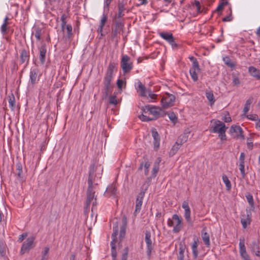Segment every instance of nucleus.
<instances>
[{
  "instance_id": "f257e3e1",
  "label": "nucleus",
  "mask_w": 260,
  "mask_h": 260,
  "mask_svg": "<svg viewBox=\"0 0 260 260\" xmlns=\"http://www.w3.org/2000/svg\"><path fill=\"white\" fill-rule=\"evenodd\" d=\"M115 67V63L110 62L104 77V86L102 92L105 99L108 97L113 91V86L111 84V81L113 78V72Z\"/></svg>"
},
{
  "instance_id": "f03ea898",
  "label": "nucleus",
  "mask_w": 260,
  "mask_h": 260,
  "mask_svg": "<svg viewBox=\"0 0 260 260\" xmlns=\"http://www.w3.org/2000/svg\"><path fill=\"white\" fill-rule=\"evenodd\" d=\"M142 114L139 117L143 121H149L159 117L164 111L159 107L145 106L142 109Z\"/></svg>"
},
{
  "instance_id": "7ed1b4c3",
  "label": "nucleus",
  "mask_w": 260,
  "mask_h": 260,
  "mask_svg": "<svg viewBox=\"0 0 260 260\" xmlns=\"http://www.w3.org/2000/svg\"><path fill=\"white\" fill-rule=\"evenodd\" d=\"M103 168L100 167H95L94 164L90 165L89 167L88 178L87 180L88 186L94 187L97 183H93L99 178L102 177Z\"/></svg>"
},
{
  "instance_id": "20e7f679",
  "label": "nucleus",
  "mask_w": 260,
  "mask_h": 260,
  "mask_svg": "<svg viewBox=\"0 0 260 260\" xmlns=\"http://www.w3.org/2000/svg\"><path fill=\"white\" fill-rule=\"evenodd\" d=\"M148 186V184L146 185V183H144L141 187V191L137 196V198L136 201V209L134 212V214L135 215L139 213L141 209L143 198Z\"/></svg>"
},
{
  "instance_id": "39448f33",
  "label": "nucleus",
  "mask_w": 260,
  "mask_h": 260,
  "mask_svg": "<svg viewBox=\"0 0 260 260\" xmlns=\"http://www.w3.org/2000/svg\"><path fill=\"white\" fill-rule=\"evenodd\" d=\"M94 187L88 186L87 190V200L85 203V208L87 209L91 202H92V207L96 206V198L95 197V192L93 191ZM93 207H92V210Z\"/></svg>"
},
{
  "instance_id": "423d86ee",
  "label": "nucleus",
  "mask_w": 260,
  "mask_h": 260,
  "mask_svg": "<svg viewBox=\"0 0 260 260\" xmlns=\"http://www.w3.org/2000/svg\"><path fill=\"white\" fill-rule=\"evenodd\" d=\"M175 96L173 94L166 93L162 97L161 104L164 109H168L173 106L175 101Z\"/></svg>"
},
{
  "instance_id": "0eeeda50",
  "label": "nucleus",
  "mask_w": 260,
  "mask_h": 260,
  "mask_svg": "<svg viewBox=\"0 0 260 260\" xmlns=\"http://www.w3.org/2000/svg\"><path fill=\"white\" fill-rule=\"evenodd\" d=\"M121 67L124 74L130 72L133 69V64L131 60V58L128 55H124L122 56Z\"/></svg>"
},
{
  "instance_id": "6e6552de",
  "label": "nucleus",
  "mask_w": 260,
  "mask_h": 260,
  "mask_svg": "<svg viewBox=\"0 0 260 260\" xmlns=\"http://www.w3.org/2000/svg\"><path fill=\"white\" fill-rule=\"evenodd\" d=\"M35 237L33 236L28 237L23 243L20 253L21 255L24 254L25 253L28 252L31 249L35 247V244L34 241Z\"/></svg>"
},
{
  "instance_id": "1a4fd4ad",
  "label": "nucleus",
  "mask_w": 260,
  "mask_h": 260,
  "mask_svg": "<svg viewBox=\"0 0 260 260\" xmlns=\"http://www.w3.org/2000/svg\"><path fill=\"white\" fill-rule=\"evenodd\" d=\"M145 235V241L146 244V253L148 258H150L152 251L153 249V245L151 238V234L150 231H146Z\"/></svg>"
},
{
  "instance_id": "9d476101",
  "label": "nucleus",
  "mask_w": 260,
  "mask_h": 260,
  "mask_svg": "<svg viewBox=\"0 0 260 260\" xmlns=\"http://www.w3.org/2000/svg\"><path fill=\"white\" fill-rule=\"evenodd\" d=\"M126 5L127 2L125 0H122L121 1L118 2L117 5L118 13L114 16V19H119L121 18L124 15V11L126 10L127 12H129V10H127L126 8Z\"/></svg>"
},
{
  "instance_id": "9b49d317",
  "label": "nucleus",
  "mask_w": 260,
  "mask_h": 260,
  "mask_svg": "<svg viewBox=\"0 0 260 260\" xmlns=\"http://www.w3.org/2000/svg\"><path fill=\"white\" fill-rule=\"evenodd\" d=\"M230 132L232 135H234V137L235 138L237 139L240 138L244 139L243 130L240 126L235 125L231 126Z\"/></svg>"
},
{
  "instance_id": "f8f14e48",
  "label": "nucleus",
  "mask_w": 260,
  "mask_h": 260,
  "mask_svg": "<svg viewBox=\"0 0 260 260\" xmlns=\"http://www.w3.org/2000/svg\"><path fill=\"white\" fill-rule=\"evenodd\" d=\"M113 21L114 29L112 30V38L114 39L117 37L118 34H119L120 31L123 29L124 24L119 19H114L113 18Z\"/></svg>"
},
{
  "instance_id": "ddd939ff",
  "label": "nucleus",
  "mask_w": 260,
  "mask_h": 260,
  "mask_svg": "<svg viewBox=\"0 0 260 260\" xmlns=\"http://www.w3.org/2000/svg\"><path fill=\"white\" fill-rule=\"evenodd\" d=\"M227 128L228 127H226L223 122L218 120L215 121V125L213 127L211 132L214 133H223L224 131H226Z\"/></svg>"
},
{
  "instance_id": "4468645a",
  "label": "nucleus",
  "mask_w": 260,
  "mask_h": 260,
  "mask_svg": "<svg viewBox=\"0 0 260 260\" xmlns=\"http://www.w3.org/2000/svg\"><path fill=\"white\" fill-rule=\"evenodd\" d=\"M39 70L37 68H31L29 72L30 82L32 85L37 84L40 80L38 76Z\"/></svg>"
},
{
  "instance_id": "2eb2a0df",
  "label": "nucleus",
  "mask_w": 260,
  "mask_h": 260,
  "mask_svg": "<svg viewBox=\"0 0 260 260\" xmlns=\"http://www.w3.org/2000/svg\"><path fill=\"white\" fill-rule=\"evenodd\" d=\"M182 207L185 210L184 216L187 223L189 224H192V221L190 218L191 211L188 203L186 201H184L182 203Z\"/></svg>"
},
{
  "instance_id": "dca6fc26",
  "label": "nucleus",
  "mask_w": 260,
  "mask_h": 260,
  "mask_svg": "<svg viewBox=\"0 0 260 260\" xmlns=\"http://www.w3.org/2000/svg\"><path fill=\"white\" fill-rule=\"evenodd\" d=\"M172 219L176 225L174 226L173 232L175 233H178L181 229L182 219L177 214L172 216Z\"/></svg>"
},
{
  "instance_id": "f3484780",
  "label": "nucleus",
  "mask_w": 260,
  "mask_h": 260,
  "mask_svg": "<svg viewBox=\"0 0 260 260\" xmlns=\"http://www.w3.org/2000/svg\"><path fill=\"white\" fill-rule=\"evenodd\" d=\"M151 133L153 138L154 148L155 150H157L159 147L160 137L155 128L152 129Z\"/></svg>"
},
{
  "instance_id": "a211bd4d",
  "label": "nucleus",
  "mask_w": 260,
  "mask_h": 260,
  "mask_svg": "<svg viewBox=\"0 0 260 260\" xmlns=\"http://www.w3.org/2000/svg\"><path fill=\"white\" fill-rule=\"evenodd\" d=\"M29 52L27 51L25 49L21 50L20 55V62L21 64H23L26 62L25 67H26L29 63Z\"/></svg>"
},
{
  "instance_id": "6ab92c4d",
  "label": "nucleus",
  "mask_w": 260,
  "mask_h": 260,
  "mask_svg": "<svg viewBox=\"0 0 260 260\" xmlns=\"http://www.w3.org/2000/svg\"><path fill=\"white\" fill-rule=\"evenodd\" d=\"M113 232L112 234L111 238H112V241L110 243V245L111 246V248L112 246L114 247V248H116V243L117 242V235L118 233V222H116L115 223V225L113 226Z\"/></svg>"
},
{
  "instance_id": "aec40b11",
  "label": "nucleus",
  "mask_w": 260,
  "mask_h": 260,
  "mask_svg": "<svg viewBox=\"0 0 260 260\" xmlns=\"http://www.w3.org/2000/svg\"><path fill=\"white\" fill-rule=\"evenodd\" d=\"M40 52L39 59L42 64H44L46 60V54L47 52L46 46L45 44H42L39 48Z\"/></svg>"
},
{
  "instance_id": "412c9836",
  "label": "nucleus",
  "mask_w": 260,
  "mask_h": 260,
  "mask_svg": "<svg viewBox=\"0 0 260 260\" xmlns=\"http://www.w3.org/2000/svg\"><path fill=\"white\" fill-rule=\"evenodd\" d=\"M206 228H204L201 231L202 238L205 245L207 247L210 246V236L209 234L206 232Z\"/></svg>"
},
{
  "instance_id": "4be33fe9",
  "label": "nucleus",
  "mask_w": 260,
  "mask_h": 260,
  "mask_svg": "<svg viewBox=\"0 0 260 260\" xmlns=\"http://www.w3.org/2000/svg\"><path fill=\"white\" fill-rule=\"evenodd\" d=\"M250 248L252 252L255 253L257 256L260 257V247L259 240L257 241H253L250 245Z\"/></svg>"
},
{
  "instance_id": "5701e85b",
  "label": "nucleus",
  "mask_w": 260,
  "mask_h": 260,
  "mask_svg": "<svg viewBox=\"0 0 260 260\" xmlns=\"http://www.w3.org/2000/svg\"><path fill=\"white\" fill-rule=\"evenodd\" d=\"M200 66L198 67H192L189 70L190 76L193 81H197L198 80V73L200 71Z\"/></svg>"
},
{
  "instance_id": "b1692460",
  "label": "nucleus",
  "mask_w": 260,
  "mask_h": 260,
  "mask_svg": "<svg viewBox=\"0 0 260 260\" xmlns=\"http://www.w3.org/2000/svg\"><path fill=\"white\" fill-rule=\"evenodd\" d=\"M159 35L160 37L165 40L169 43L173 42V39L174 38L172 33L163 31L159 32Z\"/></svg>"
},
{
  "instance_id": "393cba45",
  "label": "nucleus",
  "mask_w": 260,
  "mask_h": 260,
  "mask_svg": "<svg viewBox=\"0 0 260 260\" xmlns=\"http://www.w3.org/2000/svg\"><path fill=\"white\" fill-rule=\"evenodd\" d=\"M159 171V166H158L157 162H154L153 165V169L152 171V175L150 177H148L145 183H146V185L147 184H150V182L151 181L152 178H155L156 176L157 173H158Z\"/></svg>"
},
{
  "instance_id": "a878e982",
  "label": "nucleus",
  "mask_w": 260,
  "mask_h": 260,
  "mask_svg": "<svg viewBox=\"0 0 260 260\" xmlns=\"http://www.w3.org/2000/svg\"><path fill=\"white\" fill-rule=\"evenodd\" d=\"M248 71L250 75L257 80H260V70L253 66L248 68Z\"/></svg>"
},
{
  "instance_id": "bb28decb",
  "label": "nucleus",
  "mask_w": 260,
  "mask_h": 260,
  "mask_svg": "<svg viewBox=\"0 0 260 260\" xmlns=\"http://www.w3.org/2000/svg\"><path fill=\"white\" fill-rule=\"evenodd\" d=\"M137 89V91L139 92L140 95L141 96H146V94L147 93L148 90H146L145 86L143 85L140 81L138 82V86Z\"/></svg>"
},
{
  "instance_id": "cd10ccee",
  "label": "nucleus",
  "mask_w": 260,
  "mask_h": 260,
  "mask_svg": "<svg viewBox=\"0 0 260 260\" xmlns=\"http://www.w3.org/2000/svg\"><path fill=\"white\" fill-rule=\"evenodd\" d=\"M107 16L105 14H103V16L101 18V21L100 23V25L99 26L98 31L101 33V35L103 36L102 31L103 29V27L105 25L106 21H107Z\"/></svg>"
},
{
  "instance_id": "c85d7f7f",
  "label": "nucleus",
  "mask_w": 260,
  "mask_h": 260,
  "mask_svg": "<svg viewBox=\"0 0 260 260\" xmlns=\"http://www.w3.org/2000/svg\"><path fill=\"white\" fill-rule=\"evenodd\" d=\"M198 240L196 239L194 240L193 244L191 245V249L192 251L193 256L194 258H197L198 255Z\"/></svg>"
},
{
  "instance_id": "c756f323",
  "label": "nucleus",
  "mask_w": 260,
  "mask_h": 260,
  "mask_svg": "<svg viewBox=\"0 0 260 260\" xmlns=\"http://www.w3.org/2000/svg\"><path fill=\"white\" fill-rule=\"evenodd\" d=\"M206 96L207 99L208 100V101L210 103V105L211 106L213 105L215 102L213 92L210 90H206Z\"/></svg>"
},
{
  "instance_id": "7c9ffc66",
  "label": "nucleus",
  "mask_w": 260,
  "mask_h": 260,
  "mask_svg": "<svg viewBox=\"0 0 260 260\" xmlns=\"http://www.w3.org/2000/svg\"><path fill=\"white\" fill-rule=\"evenodd\" d=\"M188 136L187 134H183L181 135L177 139L176 143L182 145L185 143L188 140Z\"/></svg>"
},
{
  "instance_id": "2f4dec72",
  "label": "nucleus",
  "mask_w": 260,
  "mask_h": 260,
  "mask_svg": "<svg viewBox=\"0 0 260 260\" xmlns=\"http://www.w3.org/2000/svg\"><path fill=\"white\" fill-rule=\"evenodd\" d=\"M8 102L9 107L12 110H14L15 109V98L13 93H11L8 97Z\"/></svg>"
},
{
  "instance_id": "473e14b6",
  "label": "nucleus",
  "mask_w": 260,
  "mask_h": 260,
  "mask_svg": "<svg viewBox=\"0 0 260 260\" xmlns=\"http://www.w3.org/2000/svg\"><path fill=\"white\" fill-rule=\"evenodd\" d=\"M117 189L115 185H111L109 186L106 189V192L105 193L106 194H109L110 196H114L116 194Z\"/></svg>"
},
{
  "instance_id": "72a5a7b5",
  "label": "nucleus",
  "mask_w": 260,
  "mask_h": 260,
  "mask_svg": "<svg viewBox=\"0 0 260 260\" xmlns=\"http://www.w3.org/2000/svg\"><path fill=\"white\" fill-rule=\"evenodd\" d=\"M16 174L18 178H22V165L20 162L16 164Z\"/></svg>"
},
{
  "instance_id": "f704fd0d",
  "label": "nucleus",
  "mask_w": 260,
  "mask_h": 260,
  "mask_svg": "<svg viewBox=\"0 0 260 260\" xmlns=\"http://www.w3.org/2000/svg\"><path fill=\"white\" fill-rule=\"evenodd\" d=\"M223 60L225 64L231 68H234L236 66V64L234 62L232 61L229 56H225L223 58Z\"/></svg>"
},
{
  "instance_id": "c9c22d12",
  "label": "nucleus",
  "mask_w": 260,
  "mask_h": 260,
  "mask_svg": "<svg viewBox=\"0 0 260 260\" xmlns=\"http://www.w3.org/2000/svg\"><path fill=\"white\" fill-rule=\"evenodd\" d=\"M222 180L223 182L225 183L226 190L229 191L231 189V183L226 175H222Z\"/></svg>"
},
{
  "instance_id": "e433bc0d",
  "label": "nucleus",
  "mask_w": 260,
  "mask_h": 260,
  "mask_svg": "<svg viewBox=\"0 0 260 260\" xmlns=\"http://www.w3.org/2000/svg\"><path fill=\"white\" fill-rule=\"evenodd\" d=\"M7 245L6 243L3 241H0V254L4 256L6 254Z\"/></svg>"
},
{
  "instance_id": "4c0bfd02",
  "label": "nucleus",
  "mask_w": 260,
  "mask_h": 260,
  "mask_svg": "<svg viewBox=\"0 0 260 260\" xmlns=\"http://www.w3.org/2000/svg\"><path fill=\"white\" fill-rule=\"evenodd\" d=\"M241 222L243 228L245 229L247 226L250 223V219L249 217V216L247 215L245 218H241Z\"/></svg>"
},
{
  "instance_id": "58836bf2",
  "label": "nucleus",
  "mask_w": 260,
  "mask_h": 260,
  "mask_svg": "<svg viewBox=\"0 0 260 260\" xmlns=\"http://www.w3.org/2000/svg\"><path fill=\"white\" fill-rule=\"evenodd\" d=\"M147 93L148 94L147 99L150 98L149 102H154L156 100L157 95L153 93L151 90H148Z\"/></svg>"
},
{
  "instance_id": "ea45409f",
  "label": "nucleus",
  "mask_w": 260,
  "mask_h": 260,
  "mask_svg": "<svg viewBox=\"0 0 260 260\" xmlns=\"http://www.w3.org/2000/svg\"><path fill=\"white\" fill-rule=\"evenodd\" d=\"M181 146V145H180V144H178L176 143L174 144V145L173 146L172 148L171 149L170 152V155H174L177 152V151L178 150V149H179V148Z\"/></svg>"
},
{
  "instance_id": "a19ab883",
  "label": "nucleus",
  "mask_w": 260,
  "mask_h": 260,
  "mask_svg": "<svg viewBox=\"0 0 260 260\" xmlns=\"http://www.w3.org/2000/svg\"><path fill=\"white\" fill-rule=\"evenodd\" d=\"M42 35V29L40 27H38L35 28V36L37 40L40 41L41 40V36Z\"/></svg>"
},
{
  "instance_id": "79ce46f5",
  "label": "nucleus",
  "mask_w": 260,
  "mask_h": 260,
  "mask_svg": "<svg viewBox=\"0 0 260 260\" xmlns=\"http://www.w3.org/2000/svg\"><path fill=\"white\" fill-rule=\"evenodd\" d=\"M66 29L67 30V37L69 39H71L73 37L72 33V26L71 24H68L66 26Z\"/></svg>"
},
{
  "instance_id": "37998d69",
  "label": "nucleus",
  "mask_w": 260,
  "mask_h": 260,
  "mask_svg": "<svg viewBox=\"0 0 260 260\" xmlns=\"http://www.w3.org/2000/svg\"><path fill=\"white\" fill-rule=\"evenodd\" d=\"M126 228L125 226H121L120 229V233H119V239L120 241H121L122 239L124 237L126 232Z\"/></svg>"
},
{
  "instance_id": "c03bdc74",
  "label": "nucleus",
  "mask_w": 260,
  "mask_h": 260,
  "mask_svg": "<svg viewBox=\"0 0 260 260\" xmlns=\"http://www.w3.org/2000/svg\"><path fill=\"white\" fill-rule=\"evenodd\" d=\"M185 249V245H183L181 243L179 245V254L178 256H182L184 257V252Z\"/></svg>"
},
{
  "instance_id": "a18cd8bd",
  "label": "nucleus",
  "mask_w": 260,
  "mask_h": 260,
  "mask_svg": "<svg viewBox=\"0 0 260 260\" xmlns=\"http://www.w3.org/2000/svg\"><path fill=\"white\" fill-rule=\"evenodd\" d=\"M245 197L250 206H253L254 205V201L252 196L250 193H248Z\"/></svg>"
},
{
  "instance_id": "49530a36",
  "label": "nucleus",
  "mask_w": 260,
  "mask_h": 260,
  "mask_svg": "<svg viewBox=\"0 0 260 260\" xmlns=\"http://www.w3.org/2000/svg\"><path fill=\"white\" fill-rule=\"evenodd\" d=\"M150 166V163L147 160H145L144 167V173L145 175H148L149 173V168Z\"/></svg>"
},
{
  "instance_id": "de8ad7c7",
  "label": "nucleus",
  "mask_w": 260,
  "mask_h": 260,
  "mask_svg": "<svg viewBox=\"0 0 260 260\" xmlns=\"http://www.w3.org/2000/svg\"><path fill=\"white\" fill-rule=\"evenodd\" d=\"M239 167V170L240 171L242 177L243 178H244L245 177L244 164L240 163Z\"/></svg>"
},
{
  "instance_id": "09e8293b",
  "label": "nucleus",
  "mask_w": 260,
  "mask_h": 260,
  "mask_svg": "<svg viewBox=\"0 0 260 260\" xmlns=\"http://www.w3.org/2000/svg\"><path fill=\"white\" fill-rule=\"evenodd\" d=\"M188 58L189 60L192 62V67H198V66H200L198 61L194 57L189 56Z\"/></svg>"
},
{
  "instance_id": "8fccbe9b",
  "label": "nucleus",
  "mask_w": 260,
  "mask_h": 260,
  "mask_svg": "<svg viewBox=\"0 0 260 260\" xmlns=\"http://www.w3.org/2000/svg\"><path fill=\"white\" fill-rule=\"evenodd\" d=\"M128 253V248L126 247L124 249V252L122 254L121 260H127Z\"/></svg>"
},
{
  "instance_id": "3c124183",
  "label": "nucleus",
  "mask_w": 260,
  "mask_h": 260,
  "mask_svg": "<svg viewBox=\"0 0 260 260\" xmlns=\"http://www.w3.org/2000/svg\"><path fill=\"white\" fill-rule=\"evenodd\" d=\"M109 104L116 106L117 104L116 95H112L109 98Z\"/></svg>"
},
{
  "instance_id": "603ef678",
  "label": "nucleus",
  "mask_w": 260,
  "mask_h": 260,
  "mask_svg": "<svg viewBox=\"0 0 260 260\" xmlns=\"http://www.w3.org/2000/svg\"><path fill=\"white\" fill-rule=\"evenodd\" d=\"M228 2L226 1L224 2H222L221 3H220L218 7L216 8V11L218 12L222 11V10L223 8V7L226 5H228Z\"/></svg>"
},
{
  "instance_id": "864d4df0",
  "label": "nucleus",
  "mask_w": 260,
  "mask_h": 260,
  "mask_svg": "<svg viewBox=\"0 0 260 260\" xmlns=\"http://www.w3.org/2000/svg\"><path fill=\"white\" fill-rule=\"evenodd\" d=\"M7 25L8 24L3 23V24L1 26V30L3 35L6 34L7 30L9 29V27H8Z\"/></svg>"
},
{
  "instance_id": "5fc2aeb1",
  "label": "nucleus",
  "mask_w": 260,
  "mask_h": 260,
  "mask_svg": "<svg viewBox=\"0 0 260 260\" xmlns=\"http://www.w3.org/2000/svg\"><path fill=\"white\" fill-rule=\"evenodd\" d=\"M233 19V17L232 15V10L230 9V13L229 15L222 18V21L223 22H228L231 21Z\"/></svg>"
},
{
  "instance_id": "6e6d98bb",
  "label": "nucleus",
  "mask_w": 260,
  "mask_h": 260,
  "mask_svg": "<svg viewBox=\"0 0 260 260\" xmlns=\"http://www.w3.org/2000/svg\"><path fill=\"white\" fill-rule=\"evenodd\" d=\"M111 256L112 257V260H117V252L116 248H114L113 246H112L111 248Z\"/></svg>"
},
{
  "instance_id": "4d7b16f0",
  "label": "nucleus",
  "mask_w": 260,
  "mask_h": 260,
  "mask_svg": "<svg viewBox=\"0 0 260 260\" xmlns=\"http://www.w3.org/2000/svg\"><path fill=\"white\" fill-rule=\"evenodd\" d=\"M49 251V247H45L44 248V251L43 252V254L42 257V260H45L47 259V257H46V256L48 254Z\"/></svg>"
},
{
  "instance_id": "13d9d810",
  "label": "nucleus",
  "mask_w": 260,
  "mask_h": 260,
  "mask_svg": "<svg viewBox=\"0 0 260 260\" xmlns=\"http://www.w3.org/2000/svg\"><path fill=\"white\" fill-rule=\"evenodd\" d=\"M193 5H194L196 8H197V12L198 13H200L201 11V6H200V3L199 1H194V3L192 4Z\"/></svg>"
},
{
  "instance_id": "bf43d9fd",
  "label": "nucleus",
  "mask_w": 260,
  "mask_h": 260,
  "mask_svg": "<svg viewBox=\"0 0 260 260\" xmlns=\"http://www.w3.org/2000/svg\"><path fill=\"white\" fill-rule=\"evenodd\" d=\"M27 236V234L26 233H24L21 235H20L18 238V241H19V242H22L24 239V238L26 237Z\"/></svg>"
},
{
  "instance_id": "052dcab7",
  "label": "nucleus",
  "mask_w": 260,
  "mask_h": 260,
  "mask_svg": "<svg viewBox=\"0 0 260 260\" xmlns=\"http://www.w3.org/2000/svg\"><path fill=\"white\" fill-rule=\"evenodd\" d=\"M169 117L170 119L173 122H175L177 120V117L173 112L169 114Z\"/></svg>"
},
{
  "instance_id": "680f3d73",
  "label": "nucleus",
  "mask_w": 260,
  "mask_h": 260,
  "mask_svg": "<svg viewBox=\"0 0 260 260\" xmlns=\"http://www.w3.org/2000/svg\"><path fill=\"white\" fill-rule=\"evenodd\" d=\"M233 83L234 85H238L240 84V82L238 77H234L233 79Z\"/></svg>"
},
{
  "instance_id": "e2e57ef3",
  "label": "nucleus",
  "mask_w": 260,
  "mask_h": 260,
  "mask_svg": "<svg viewBox=\"0 0 260 260\" xmlns=\"http://www.w3.org/2000/svg\"><path fill=\"white\" fill-rule=\"evenodd\" d=\"M112 0H105L104 8L109 9V7Z\"/></svg>"
},
{
  "instance_id": "0e129e2a",
  "label": "nucleus",
  "mask_w": 260,
  "mask_h": 260,
  "mask_svg": "<svg viewBox=\"0 0 260 260\" xmlns=\"http://www.w3.org/2000/svg\"><path fill=\"white\" fill-rule=\"evenodd\" d=\"M240 255L244 260H250V257L246 252H245L244 254L242 253Z\"/></svg>"
},
{
  "instance_id": "69168bd1",
  "label": "nucleus",
  "mask_w": 260,
  "mask_h": 260,
  "mask_svg": "<svg viewBox=\"0 0 260 260\" xmlns=\"http://www.w3.org/2000/svg\"><path fill=\"white\" fill-rule=\"evenodd\" d=\"M244 159L245 154L244 152H241L239 158L240 163L244 164Z\"/></svg>"
},
{
  "instance_id": "338daca9",
  "label": "nucleus",
  "mask_w": 260,
  "mask_h": 260,
  "mask_svg": "<svg viewBox=\"0 0 260 260\" xmlns=\"http://www.w3.org/2000/svg\"><path fill=\"white\" fill-rule=\"evenodd\" d=\"M225 132H226V131H224L223 133H221L218 134L219 137H220V138L221 140H225L226 139V137L225 135Z\"/></svg>"
},
{
  "instance_id": "774afa93",
  "label": "nucleus",
  "mask_w": 260,
  "mask_h": 260,
  "mask_svg": "<svg viewBox=\"0 0 260 260\" xmlns=\"http://www.w3.org/2000/svg\"><path fill=\"white\" fill-rule=\"evenodd\" d=\"M222 120L225 122H230L232 121V119L229 114L228 116H224V117L222 118Z\"/></svg>"
}]
</instances>
